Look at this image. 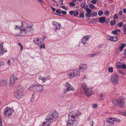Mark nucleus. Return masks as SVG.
<instances>
[{
    "label": "nucleus",
    "instance_id": "1",
    "mask_svg": "<svg viewBox=\"0 0 126 126\" xmlns=\"http://www.w3.org/2000/svg\"><path fill=\"white\" fill-rule=\"evenodd\" d=\"M81 113L77 110L74 111L69 113L68 114V119L67 122V126H76L78 124V123L76 120H72L74 119L77 116L80 115Z\"/></svg>",
    "mask_w": 126,
    "mask_h": 126
},
{
    "label": "nucleus",
    "instance_id": "2",
    "mask_svg": "<svg viewBox=\"0 0 126 126\" xmlns=\"http://www.w3.org/2000/svg\"><path fill=\"white\" fill-rule=\"evenodd\" d=\"M58 113L55 110H53L47 116L46 119L48 120L50 123H52L53 122L56 121L58 119Z\"/></svg>",
    "mask_w": 126,
    "mask_h": 126
},
{
    "label": "nucleus",
    "instance_id": "3",
    "mask_svg": "<svg viewBox=\"0 0 126 126\" xmlns=\"http://www.w3.org/2000/svg\"><path fill=\"white\" fill-rule=\"evenodd\" d=\"M16 88L17 90L15 95L17 98L20 99L22 98L23 95V92L24 89L23 87L20 85L17 86Z\"/></svg>",
    "mask_w": 126,
    "mask_h": 126
},
{
    "label": "nucleus",
    "instance_id": "4",
    "mask_svg": "<svg viewBox=\"0 0 126 126\" xmlns=\"http://www.w3.org/2000/svg\"><path fill=\"white\" fill-rule=\"evenodd\" d=\"M82 87L83 90L85 95L87 96H89L91 95L92 91L87 87L85 83L82 84Z\"/></svg>",
    "mask_w": 126,
    "mask_h": 126
},
{
    "label": "nucleus",
    "instance_id": "5",
    "mask_svg": "<svg viewBox=\"0 0 126 126\" xmlns=\"http://www.w3.org/2000/svg\"><path fill=\"white\" fill-rule=\"evenodd\" d=\"M14 111V110L10 107H6L3 110V114L5 117H9Z\"/></svg>",
    "mask_w": 126,
    "mask_h": 126
},
{
    "label": "nucleus",
    "instance_id": "6",
    "mask_svg": "<svg viewBox=\"0 0 126 126\" xmlns=\"http://www.w3.org/2000/svg\"><path fill=\"white\" fill-rule=\"evenodd\" d=\"M44 86L39 85H31L29 89L30 91H33L36 88L38 92H41L44 91Z\"/></svg>",
    "mask_w": 126,
    "mask_h": 126
},
{
    "label": "nucleus",
    "instance_id": "7",
    "mask_svg": "<svg viewBox=\"0 0 126 126\" xmlns=\"http://www.w3.org/2000/svg\"><path fill=\"white\" fill-rule=\"evenodd\" d=\"M119 79L118 75L116 74L112 75L111 78V81L114 85L117 84L119 82Z\"/></svg>",
    "mask_w": 126,
    "mask_h": 126
},
{
    "label": "nucleus",
    "instance_id": "8",
    "mask_svg": "<svg viewBox=\"0 0 126 126\" xmlns=\"http://www.w3.org/2000/svg\"><path fill=\"white\" fill-rule=\"evenodd\" d=\"M117 104L119 107L124 108L125 105L124 98L122 97H119L117 101Z\"/></svg>",
    "mask_w": 126,
    "mask_h": 126
},
{
    "label": "nucleus",
    "instance_id": "9",
    "mask_svg": "<svg viewBox=\"0 0 126 126\" xmlns=\"http://www.w3.org/2000/svg\"><path fill=\"white\" fill-rule=\"evenodd\" d=\"M19 29L20 31L19 34L20 35L24 36L27 34L25 31V28L24 27L22 22V26L19 27Z\"/></svg>",
    "mask_w": 126,
    "mask_h": 126
},
{
    "label": "nucleus",
    "instance_id": "10",
    "mask_svg": "<svg viewBox=\"0 0 126 126\" xmlns=\"http://www.w3.org/2000/svg\"><path fill=\"white\" fill-rule=\"evenodd\" d=\"M66 88L64 91L65 93L69 91H74L75 90L74 88L68 83H66Z\"/></svg>",
    "mask_w": 126,
    "mask_h": 126
},
{
    "label": "nucleus",
    "instance_id": "11",
    "mask_svg": "<svg viewBox=\"0 0 126 126\" xmlns=\"http://www.w3.org/2000/svg\"><path fill=\"white\" fill-rule=\"evenodd\" d=\"M18 78L14 76H11L10 78L9 85L10 86H12L15 83V81L17 80Z\"/></svg>",
    "mask_w": 126,
    "mask_h": 126
},
{
    "label": "nucleus",
    "instance_id": "12",
    "mask_svg": "<svg viewBox=\"0 0 126 126\" xmlns=\"http://www.w3.org/2000/svg\"><path fill=\"white\" fill-rule=\"evenodd\" d=\"M90 36L89 35H86L82 39V43L84 45L87 44L86 41H87L90 38Z\"/></svg>",
    "mask_w": 126,
    "mask_h": 126
},
{
    "label": "nucleus",
    "instance_id": "13",
    "mask_svg": "<svg viewBox=\"0 0 126 126\" xmlns=\"http://www.w3.org/2000/svg\"><path fill=\"white\" fill-rule=\"evenodd\" d=\"M25 29L27 34L29 32H31L32 30V26L30 25H27L26 27L25 28Z\"/></svg>",
    "mask_w": 126,
    "mask_h": 126
},
{
    "label": "nucleus",
    "instance_id": "14",
    "mask_svg": "<svg viewBox=\"0 0 126 126\" xmlns=\"http://www.w3.org/2000/svg\"><path fill=\"white\" fill-rule=\"evenodd\" d=\"M8 80H1V86H7L8 84Z\"/></svg>",
    "mask_w": 126,
    "mask_h": 126
},
{
    "label": "nucleus",
    "instance_id": "15",
    "mask_svg": "<svg viewBox=\"0 0 126 126\" xmlns=\"http://www.w3.org/2000/svg\"><path fill=\"white\" fill-rule=\"evenodd\" d=\"M52 24L55 27L56 30L60 28L61 24L60 23L55 21H53L52 22Z\"/></svg>",
    "mask_w": 126,
    "mask_h": 126
},
{
    "label": "nucleus",
    "instance_id": "16",
    "mask_svg": "<svg viewBox=\"0 0 126 126\" xmlns=\"http://www.w3.org/2000/svg\"><path fill=\"white\" fill-rule=\"evenodd\" d=\"M67 75L69 78H74V74L73 70L69 71L68 72Z\"/></svg>",
    "mask_w": 126,
    "mask_h": 126
},
{
    "label": "nucleus",
    "instance_id": "17",
    "mask_svg": "<svg viewBox=\"0 0 126 126\" xmlns=\"http://www.w3.org/2000/svg\"><path fill=\"white\" fill-rule=\"evenodd\" d=\"M4 43L3 42H0V54L1 55H2L3 54V52L4 50V48L3 47V44Z\"/></svg>",
    "mask_w": 126,
    "mask_h": 126
},
{
    "label": "nucleus",
    "instance_id": "18",
    "mask_svg": "<svg viewBox=\"0 0 126 126\" xmlns=\"http://www.w3.org/2000/svg\"><path fill=\"white\" fill-rule=\"evenodd\" d=\"M41 38H36V39H34L33 40V41L34 43L35 44L39 46V44H40L41 43V42L40 40V39H41Z\"/></svg>",
    "mask_w": 126,
    "mask_h": 126
},
{
    "label": "nucleus",
    "instance_id": "19",
    "mask_svg": "<svg viewBox=\"0 0 126 126\" xmlns=\"http://www.w3.org/2000/svg\"><path fill=\"white\" fill-rule=\"evenodd\" d=\"M106 120L107 122L110 124H114V120L113 118L109 117L106 119Z\"/></svg>",
    "mask_w": 126,
    "mask_h": 126
},
{
    "label": "nucleus",
    "instance_id": "20",
    "mask_svg": "<svg viewBox=\"0 0 126 126\" xmlns=\"http://www.w3.org/2000/svg\"><path fill=\"white\" fill-rule=\"evenodd\" d=\"M74 74V78L79 75L80 74V72L78 70H73Z\"/></svg>",
    "mask_w": 126,
    "mask_h": 126
},
{
    "label": "nucleus",
    "instance_id": "21",
    "mask_svg": "<svg viewBox=\"0 0 126 126\" xmlns=\"http://www.w3.org/2000/svg\"><path fill=\"white\" fill-rule=\"evenodd\" d=\"M105 17H101L99 18V20L100 23H103L105 22Z\"/></svg>",
    "mask_w": 126,
    "mask_h": 126
},
{
    "label": "nucleus",
    "instance_id": "22",
    "mask_svg": "<svg viewBox=\"0 0 126 126\" xmlns=\"http://www.w3.org/2000/svg\"><path fill=\"white\" fill-rule=\"evenodd\" d=\"M122 63L120 62H117L116 64V67L117 68H121Z\"/></svg>",
    "mask_w": 126,
    "mask_h": 126
},
{
    "label": "nucleus",
    "instance_id": "23",
    "mask_svg": "<svg viewBox=\"0 0 126 126\" xmlns=\"http://www.w3.org/2000/svg\"><path fill=\"white\" fill-rule=\"evenodd\" d=\"M86 10L87 13H88L89 14H91L92 12V10L90 9L88 7H86Z\"/></svg>",
    "mask_w": 126,
    "mask_h": 126
},
{
    "label": "nucleus",
    "instance_id": "24",
    "mask_svg": "<svg viewBox=\"0 0 126 126\" xmlns=\"http://www.w3.org/2000/svg\"><path fill=\"white\" fill-rule=\"evenodd\" d=\"M126 45L124 44H123L119 48V49L120 51H122L124 47Z\"/></svg>",
    "mask_w": 126,
    "mask_h": 126
},
{
    "label": "nucleus",
    "instance_id": "25",
    "mask_svg": "<svg viewBox=\"0 0 126 126\" xmlns=\"http://www.w3.org/2000/svg\"><path fill=\"white\" fill-rule=\"evenodd\" d=\"M83 70H85L87 69V66L86 64L84 65L82 67H80L79 68V70H80L82 69Z\"/></svg>",
    "mask_w": 126,
    "mask_h": 126
},
{
    "label": "nucleus",
    "instance_id": "26",
    "mask_svg": "<svg viewBox=\"0 0 126 126\" xmlns=\"http://www.w3.org/2000/svg\"><path fill=\"white\" fill-rule=\"evenodd\" d=\"M38 79L42 80L43 81V82L44 83H45V82L44 77H43L41 76H40L39 77Z\"/></svg>",
    "mask_w": 126,
    "mask_h": 126
},
{
    "label": "nucleus",
    "instance_id": "27",
    "mask_svg": "<svg viewBox=\"0 0 126 126\" xmlns=\"http://www.w3.org/2000/svg\"><path fill=\"white\" fill-rule=\"evenodd\" d=\"M80 16L78 17L79 18H83L84 17V14L83 12H80L79 14Z\"/></svg>",
    "mask_w": 126,
    "mask_h": 126
},
{
    "label": "nucleus",
    "instance_id": "28",
    "mask_svg": "<svg viewBox=\"0 0 126 126\" xmlns=\"http://www.w3.org/2000/svg\"><path fill=\"white\" fill-rule=\"evenodd\" d=\"M113 119L114 122L115 121L116 122H120L121 121L120 119L117 118H113Z\"/></svg>",
    "mask_w": 126,
    "mask_h": 126
},
{
    "label": "nucleus",
    "instance_id": "29",
    "mask_svg": "<svg viewBox=\"0 0 126 126\" xmlns=\"http://www.w3.org/2000/svg\"><path fill=\"white\" fill-rule=\"evenodd\" d=\"M124 33L126 34V24L124 25L123 26Z\"/></svg>",
    "mask_w": 126,
    "mask_h": 126
},
{
    "label": "nucleus",
    "instance_id": "30",
    "mask_svg": "<svg viewBox=\"0 0 126 126\" xmlns=\"http://www.w3.org/2000/svg\"><path fill=\"white\" fill-rule=\"evenodd\" d=\"M108 70L109 72L112 73L113 72V68L111 67L108 68Z\"/></svg>",
    "mask_w": 126,
    "mask_h": 126
},
{
    "label": "nucleus",
    "instance_id": "31",
    "mask_svg": "<svg viewBox=\"0 0 126 126\" xmlns=\"http://www.w3.org/2000/svg\"><path fill=\"white\" fill-rule=\"evenodd\" d=\"M104 98V97L103 94H102L101 93L100 95V99L101 100H103Z\"/></svg>",
    "mask_w": 126,
    "mask_h": 126
},
{
    "label": "nucleus",
    "instance_id": "32",
    "mask_svg": "<svg viewBox=\"0 0 126 126\" xmlns=\"http://www.w3.org/2000/svg\"><path fill=\"white\" fill-rule=\"evenodd\" d=\"M118 72L120 74L122 75H125V73L123 72L122 71L120 70H118Z\"/></svg>",
    "mask_w": 126,
    "mask_h": 126
},
{
    "label": "nucleus",
    "instance_id": "33",
    "mask_svg": "<svg viewBox=\"0 0 126 126\" xmlns=\"http://www.w3.org/2000/svg\"><path fill=\"white\" fill-rule=\"evenodd\" d=\"M40 49H42L43 48L44 49L45 48V45L44 44H41L40 46Z\"/></svg>",
    "mask_w": 126,
    "mask_h": 126
},
{
    "label": "nucleus",
    "instance_id": "34",
    "mask_svg": "<svg viewBox=\"0 0 126 126\" xmlns=\"http://www.w3.org/2000/svg\"><path fill=\"white\" fill-rule=\"evenodd\" d=\"M121 68L124 69L126 68V65L125 64H122L121 66Z\"/></svg>",
    "mask_w": 126,
    "mask_h": 126
},
{
    "label": "nucleus",
    "instance_id": "35",
    "mask_svg": "<svg viewBox=\"0 0 126 126\" xmlns=\"http://www.w3.org/2000/svg\"><path fill=\"white\" fill-rule=\"evenodd\" d=\"M103 14V12L102 11L100 10L99 11L98 13V15L99 16H102Z\"/></svg>",
    "mask_w": 126,
    "mask_h": 126
},
{
    "label": "nucleus",
    "instance_id": "36",
    "mask_svg": "<svg viewBox=\"0 0 126 126\" xmlns=\"http://www.w3.org/2000/svg\"><path fill=\"white\" fill-rule=\"evenodd\" d=\"M79 14V12L78 11H74V13L73 14L74 16H77Z\"/></svg>",
    "mask_w": 126,
    "mask_h": 126
},
{
    "label": "nucleus",
    "instance_id": "37",
    "mask_svg": "<svg viewBox=\"0 0 126 126\" xmlns=\"http://www.w3.org/2000/svg\"><path fill=\"white\" fill-rule=\"evenodd\" d=\"M116 23L115 21L114 20H113L110 22L111 25H114Z\"/></svg>",
    "mask_w": 126,
    "mask_h": 126
},
{
    "label": "nucleus",
    "instance_id": "38",
    "mask_svg": "<svg viewBox=\"0 0 126 126\" xmlns=\"http://www.w3.org/2000/svg\"><path fill=\"white\" fill-rule=\"evenodd\" d=\"M118 40V38L117 36H115L113 37V41H116Z\"/></svg>",
    "mask_w": 126,
    "mask_h": 126
},
{
    "label": "nucleus",
    "instance_id": "39",
    "mask_svg": "<svg viewBox=\"0 0 126 126\" xmlns=\"http://www.w3.org/2000/svg\"><path fill=\"white\" fill-rule=\"evenodd\" d=\"M86 4L85 3H82L81 4V6L82 7L84 8H85L86 6Z\"/></svg>",
    "mask_w": 126,
    "mask_h": 126
},
{
    "label": "nucleus",
    "instance_id": "40",
    "mask_svg": "<svg viewBox=\"0 0 126 126\" xmlns=\"http://www.w3.org/2000/svg\"><path fill=\"white\" fill-rule=\"evenodd\" d=\"M123 23L122 22H120L118 24V25L119 27H121L123 25Z\"/></svg>",
    "mask_w": 126,
    "mask_h": 126
},
{
    "label": "nucleus",
    "instance_id": "41",
    "mask_svg": "<svg viewBox=\"0 0 126 126\" xmlns=\"http://www.w3.org/2000/svg\"><path fill=\"white\" fill-rule=\"evenodd\" d=\"M105 15L108 16L109 15V11H106L105 12Z\"/></svg>",
    "mask_w": 126,
    "mask_h": 126
},
{
    "label": "nucleus",
    "instance_id": "42",
    "mask_svg": "<svg viewBox=\"0 0 126 126\" xmlns=\"http://www.w3.org/2000/svg\"><path fill=\"white\" fill-rule=\"evenodd\" d=\"M118 18V16L117 14H115L114 15L113 19H117Z\"/></svg>",
    "mask_w": 126,
    "mask_h": 126
},
{
    "label": "nucleus",
    "instance_id": "43",
    "mask_svg": "<svg viewBox=\"0 0 126 126\" xmlns=\"http://www.w3.org/2000/svg\"><path fill=\"white\" fill-rule=\"evenodd\" d=\"M45 81H46V80H49L50 79V76H48L46 77H44Z\"/></svg>",
    "mask_w": 126,
    "mask_h": 126
},
{
    "label": "nucleus",
    "instance_id": "44",
    "mask_svg": "<svg viewBox=\"0 0 126 126\" xmlns=\"http://www.w3.org/2000/svg\"><path fill=\"white\" fill-rule=\"evenodd\" d=\"M89 7L91 9H93L94 8V6L92 4H89Z\"/></svg>",
    "mask_w": 126,
    "mask_h": 126
},
{
    "label": "nucleus",
    "instance_id": "45",
    "mask_svg": "<svg viewBox=\"0 0 126 126\" xmlns=\"http://www.w3.org/2000/svg\"><path fill=\"white\" fill-rule=\"evenodd\" d=\"M97 105L96 104H93V108L94 109L97 108Z\"/></svg>",
    "mask_w": 126,
    "mask_h": 126
},
{
    "label": "nucleus",
    "instance_id": "46",
    "mask_svg": "<svg viewBox=\"0 0 126 126\" xmlns=\"http://www.w3.org/2000/svg\"><path fill=\"white\" fill-rule=\"evenodd\" d=\"M14 29L15 30H17L18 29L20 30L19 27L16 25L15 26V27Z\"/></svg>",
    "mask_w": 126,
    "mask_h": 126
},
{
    "label": "nucleus",
    "instance_id": "47",
    "mask_svg": "<svg viewBox=\"0 0 126 126\" xmlns=\"http://www.w3.org/2000/svg\"><path fill=\"white\" fill-rule=\"evenodd\" d=\"M74 11H70L69 12V14L71 15H73V14L74 13Z\"/></svg>",
    "mask_w": 126,
    "mask_h": 126
},
{
    "label": "nucleus",
    "instance_id": "48",
    "mask_svg": "<svg viewBox=\"0 0 126 126\" xmlns=\"http://www.w3.org/2000/svg\"><path fill=\"white\" fill-rule=\"evenodd\" d=\"M73 2H71L70 3V5L71 6H74L75 5V4Z\"/></svg>",
    "mask_w": 126,
    "mask_h": 126
},
{
    "label": "nucleus",
    "instance_id": "49",
    "mask_svg": "<svg viewBox=\"0 0 126 126\" xmlns=\"http://www.w3.org/2000/svg\"><path fill=\"white\" fill-rule=\"evenodd\" d=\"M97 0H93L91 1L92 3L93 4H95L96 3Z\"/></svg>",
    "mask_w": 126,
    "mask_h": 126
},
{
    "label": "nucleus",
    "instance_id": "50",
    "mask_svg": "<svg viewBox=\"0 0 126 126\" xmlns=\"http://www.w3.org/2000/svg\"><path fill=\"white\" fill-rule=\"evenodd\" d=\"M61 13L63 15H65L67 14V12L66 11H62Z\"/></svg>",
    "mask_w": 126,
    "mask_h": 126
},
{
    "label": "nucleus",
    "instance_id": "51",
    "mask_svg": "<svg viewBox=\"0 0 126 126\" xmlns=\"http://www.w3.org/2000/svg\"><path fill=\"white\" fill-rule=\"evenodd\" d=\"M110 20L109 18L107 19H105V22L107 23H109Z\"/></svg>",
    "mask_w": 126,
    "mask_h": 126
},
{
    "label": "nucleus",
    "instance_id": "52",
    "mask_svg": "<svg viewBox=\"0 0 126 126\" xmlns=\"http://www.w3.org/2000/svg\"><path fill=\"white\" fill-rule=\"evenodd\" d=\"M91 15V14H89L88 13H87L85 14V16L86 17H90Z\"/></svg>",
    "mask_w": 126,
    "mask_h": 126
},
{
    "label": "nucleus",
    "instance_id": "53",
    "mask_svg": "<svg viewBox=\"0 0 126 126\" xmlns=\"http://www.w3.org/2000/svg\"><path fill=\"white\" fill-rule=\"evenodd\" d=\"M56 12L57 13H58L59 14H60L61 13V12L59 10H56Z\"/></svg>",
    "mask_w": 126,
    "mask_h": 126
},
{
    "label": "nucleus",
    "instance_id": "54",
    "mask_svg": "<svg viewBox=\"0 0 126 126\" xmlns=\"http://www.w3.org/2000/svg\"><path fill=\"white\" fill-rule=\"evenodd\" d=\"M43 123H45V126H47V125H50L49 124V123H48V122H44Z\"/></svg>",
    "mask_w": 126,
    "mask_h": 126
},
{
    "label": "nucleus",
    "instance_id": "55",
    "mask_svg": "<svg viewBox=\"0 0 126 126\" xmlns=\"http://www.w3.org/2000/svg\"><path fill=\"white\" fill-rule=\"evenodd\" d=\"M117 31H113L112 32V33L113 34H116L117 33Z\"/></svg>",
    "mask_w": 126,
    "mask_h": 126
},
{
    "label": "nucleus",
    "instance_id": "56",
    "mask_svg": "<svg viewBox=\"0 0 126 126\" xmlns=\"http://www.w3.org/2000/svg\"><path fill=\"white\" fill-rule=\"evenodd\" d=\"M4 64L3 62H0V66H3Z\"/></svg>",
    "mask_w": 126,
    "mask_h": 126
},
{
    "label": "nucleus",
    "instance_id": "57",
    "mask_svg": "<svg viewBox=\"0 0 126 126\" xmlns=\"http://www.w3.org/2000/svg\"><path fill=\"white\" fill-rule=\"evenodd\" d=\"M63 0H60L59 1V2L60 3V4L61 5H62V4H63Z\"/></svg>",
    "mask_w": 126,
    "mask_h": 126
},
{
    "label": "nucleus",
    "instance_id": "58",
    "mask_svg": "<svg viewBox=\"0 0 126 126\" xmlns=\"http://www.w3.org/2000/svg\"><path fill=\"white\" fill-rule=\"evenodd\" d=\"M110 37L109 39V40L110 41H113V37L110 36Z\"/></svg>",
    "mask_w": 126,
    "mask_h": 126
},
{
    "label": "nucleus",
    "instance_id": "59",
    "mask_svg": "<svg viewBox=\"0 0 126 126\" xmlns=\"http://www.w3.org/2000/svg\"><path fill=\"white\" fill-rule=\"evenodd\" d=\"M61 8H63L65 10H67V8L65 6H62L61 7Z\"/></svg>",
    "mask_w": 126,
    "mask_h": 126
},
{
    "label": "nucleus",
    "instance_id": "60",
    "mask_svg": "<svg viewBox=\"0 0 126 126\" xmlns=\"http://www.w3.org/2000/svg\"><path fill=\"white\" fill-rule=\"evenodd\" d=\"M2 120L1 118L0 117V126H2Z\"/></svg>",
    "mask_w": 126,
    "mask_h": 126
},
{
    "label": "nucleus",
    "instance_id": "61",
    "mask_svg": "<svg viewBox=\"0 0 126 126\" xmlns=\"http://www.w3.org/2000/svg\"><path fill=\"white\" fill-rule=\"evenodd\" d=\"M10 60H8L7 62V64L10 66L11 65V63H10Z\"/></svg>",
    "mask_w": 126,
    "mask_h": 126
},
{
    "label": "nucleus",
    "instance_id": "62",
    "mask_svg": "<svg viewBox=\"0 0 126 126\" xmlns=\"http://www.w3.org/2000/svg\"><path fill=\"white\" fill-rule=\"evenodd\" d=\"M93 15L95 16H96L97 15V13H96L94 12V13L93 14Z\"/></svg>",
    "mask_w": 126,
    "mask_h": 126
},
{
    "label": "nucleus",
    "instance_id": "63",
    "mask_svg": "<svg viewBox=\"0 0 126 126\" xmlns=\"http://www.w3.org/2000/svg\"><path fill=\"white\" fill-rule=\"evenodd\" d=\"M51 8L52 9V11H53L54 12L55 11V8H53L52 7H51Z\"/></svg>",
    "mask_w": 126,
    "mask_h": 126
},
{
    "label": "nucleus",
    "instance_id": "64",
    "mask_svg": "<svg viewBox=\"0 0 126 126\" xmlns=\"http://www.w3.org/2000/svg\"><path fill=\"white\" fill-rule=\"evenodd\" d=\"M123 12L124 13H126V8H125L123 10Z\"/></svg>",
    "mask_w": 126,
    "mask_h": 126
}]
</instances>
